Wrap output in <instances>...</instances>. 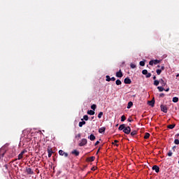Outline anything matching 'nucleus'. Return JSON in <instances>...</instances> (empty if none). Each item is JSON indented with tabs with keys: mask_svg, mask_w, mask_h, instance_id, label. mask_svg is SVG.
Wrapping results in <instances>:
<instances>
[{
	"mask_svg": "<svg viewBox=\"0 0 179 179\" xmlns=\"http://www.w3.org/2000/svg\"><path fill=\"white\" fill-rule=\"evenodd\" d=\"M99 143H100V141H97L95 143L94 145H95V146H97V145H99Z\"/></svg>",
	"mask_w": 179,
	"mask_h": 179,
	"instance_id": "46",
	"label": "nucleus"
},
{
	"mask_svg": "<svg viewBox=\"0 0 179 179\" xmlns=\"http://www.w3.org/2000/svg\"><path fill=\"white\" fill-rule=\"evenodd\" d=\"M161 111L163 113H167L168 109H167V106L166 105H161Z\"/></svg>",
	"mask_w": 179,
	"mask_h": 179,
	"instance_id": "7",
	"label": "nucleus"
},
{
	"mask_svg": "<svg viewBox=\"0 0 179 179\" xmlns=\"http://www.w3.org/2000/svg\"><path fill=\"white\" fill-rule=\"evenodd\" d=\"M157 68H160V65H158V66H157Z\"/></svg>",
	"mask_w": 179,
	"mask_h": 179,
	"instance_id": "58",
	"label": "nucleus"
},
{
	"mask_svg": "<svg viewBox=\"0 0 179 179\" xmlns=\"http://www.w3.org/2000/svg\"><path fill=\"white\" fill-rule=\"evenodd\" d=\"M159 92H163L164 90V87H157Z\"/></svg>",
	"mask_w": 179,
	"mask_h": 179,
	"instance_id": "31",
	"label": "nucleus"
},
{
	"mask_svg": "<svg viewBox=\"0 0 179 179\" xmlns=\"http://www.w3.org/2000/svg\"><path fill=\"white\" fill-rule=\"evenodd\" d=\"M126 125L125 124H120L118 129L119 131H124L125 129Z\"/></svg>",
	"mask_w": 179,
	"mask_h": 179,
	"instance_id": "14",
	"label": "nucleus"
},
{
	"mask_svg": "<svg viewBox=\"0 0 179 179\" xmlns=\"http://www.w3.org/2000/svg\"><path fill=\"white\" fill-rule=\"evenodd\" d=\"M99 152H100V148H99V150H98L96 153H99Z\"/></svg>",
	"mask_w": 179,
	"mask_h": 179,
	"instance_id": "56",
	"label": "nucleus"
},
{
	"mask_svg": "<svg viewBox=\"0 0 179 179\" xmlns=\"http://www.w3.org/2000/svg\"><path fill=\"white\" fill-rule=\"evenodd\" d=\"M47 152L48 153V157H51L54 152H52V148L50 146L48 147Z\"/></svg>",
	"mask_w": 179,
	"mask_h": 179,
	"instance_id": "6",
	"label": "nucleus"
},
{
	"mask_svg": "<svg viewBox=\"0 0 179 179\" xmlns=\"http://www.w3.org/2000/svg\"><path fill=\"white\" fill-rule=\"evenodd\" d=\"M165 94L164 93H161L159 94V97H164Z\"/></svg>",
	"mask_w": 179,
	"mask_h": 179,
	"instance_id": "44",
	"label": "nucleus"
},
{
	"mask_svg": "<svg viewBox=\"0 0 179 179\" xmlns=\"http://www.w3.org/2000/svg\"><path fill=\"white\" fill-rule=\"evenodd\" d=\"M152 170H155L156 173H159L160 171V168L157 165H154L152 166Z\"/></svg>",
	"mask_w": 179,
	"mask_h": 179,
	"instance_id": "10",
	"label": "nucleus"
},
{
	"mask_svg": "<svg viewBox=\"0 0 179 179\" xmlns=\"http://www.w3.org/2000/svg\"><path fill=\"white\" fill-rule=\"evenodd\" d=\"M176 148V146L173 147V149H174Z\"/></svg>",
	"mask_w": 179,
	"mask_h": 179,
	"instance_id": "60",
	"label": "nucleus"
},
{
	"mask_svg": "<svg viewBox=\"0 0 179 179\" xmlns=\"http://www.w3.org/2000/svg\"><path fill=\"white\" fill-rule=\"evenodd\" d=\"M103 117V112H100L98 115V118H101Z\"/></svg>",
	"mask_w": 179,
	"mask_h": 179,
	"instance_id": "36",
	"label": "nucleus"
},
{
	"mask_svg": "<svg viewBox=\"0 0 179 179\" xmlns=\"http://www.w3.org/2000/svg\"><path fill=\"white\" fill-rule=\"evenodd\" d=\"M172 101L173 103H178V97H177V96L173 97L172 99Z\"/></svg>",
	"mask_w": 179,
	"mask_h": 179,
	"instance_id": "25",
	"label": "nucleus"
},
{
	"mask_svg": "<svg viewBox=\"0 0 179 179\" xmlns=\"http://www.w3.org/2000/svg\"><path fill=\"white\" fill-rule=\"evenodd\" d=\"M130 67L131 68V69H135V68H136V65L131 63L130 64Z\"/></svg>",
	"mask_w": 179,
	"mask_h": 179,
	"instance_id": "33",
	"label": "nucleus"
},
{
	"mask_svg": "<svg viewBox=\"0 0 179 179\" xmlns=\"http://www.w3.org/2000/svg\"><path fill=\"white\" fill-rule=\"evenodd\" d=\"M86 124V122L83 121V122H80L78 124V126L80 127V128H82L83 127V125H85Z\"/></svg>",
	"mask_w": 179,
	"mask_h": 179,
	"instance_id": "19",
	"label": "nucleus"
},
{
	"mask_svg": "<svg viewBox=\"0 0 179 179\" xmlns=\"http://www.w3.org/2000/svg\"><path fill=\"white\" fill-rule=\"evenodd\" d=\"M16 160H18V159H15L11 161L10 163H13V162H16Z\"/></svg>",
	"mask_w": 179,
	"mask_h": 179,
	"instance_id": "50",
	"label": "nucleus"
},
{
	"mask_svg": "<svg viewBox=\"0 0 179 179\" xmlns=\"http://www.w3.org/2000/svg\"><path fill=\"white\" fill-rule=\"evenodd\" d=\"M176 137L179 138V134H176Z\"/></svg>",
	"mask_w": 179,
	"mask_h": 179,
	"instance_id": "52",
	"label": "nucleus"
},
{
	"mask_svg": "<svg viewBox=\"0 0 179 179\" xmlns=\"http://www.w3.org/2000/svg\"><path fill=\"white\" fill-rule=\"evenodd\" d=\"M142 73L143 75H145V78H150V76H152V73H148L146 69L143 70Z\"/></svg>",
	"mask_w": 179,
	"mask_h": 179,
	"instance_id": "5",
	"label": "nucleus"
},
{
	"mask_svg": "<svg viewBox=\"0 0 179 179\" xmlns=\"http://www.w3.org/2000/svg\"><path fill=\"white\" fill-rule=\"evenodd\" d=\"M89 138H90L91 141H95V140H96V136H94V134H91V135L89 136Z\"/></svg>",
	"mask_w": 179,
	"mask_h": 179,
	"instance_id": "23",
	"label": "nucleus"
},
{
	"mask_svg": "<svg viewBox=\"0 0 179 179\" xmlns=\"http://www.w3.org/2000/svg\"><path fill=\"white\" fill-rule=\"evenodd\" d=\"M125 120H127V117H125V115H122L121 117V122H124V121H125Z\"/></svg>",
	"mask_w": 179,
	"mask_h": 179,
	"instance_id": "30",
	"label": "nucleus"
},
{
	"mask_svg": "<svg viewBox=\"0 0 179 179\" xmlns=\"http://www.w3.org/2000/svg\"><path fill=\"white\" fill-rule=\"evenodd\" d=\"M110 80H112V82L115 81V77H112V78H110Z\"/></svg>",
	"mask_w": 179,
	"mask_h": 179,
	"instance_id": "45",
	"label": "nucleus"
},
{
	"mask_svg": "<svg viewBox=\"0 0 179 179\" xmlns=\"http://www.w3.org/2000/svg\"><path fill=\"white\" fill-rule=\"evenodd\" d=\"M134 106V103L132 101H129L127 104V108H131Z\"/></svg>",
	"mask_w": 179,
	"mask_h": 179,
	"instance_id": "26",
	"label": "nucleus"
},
{
	"mask_svg": "<svg viewBox=\"0 0 179 179\" xmlns=\"http://www.w3.org/2000/svg\"><path fill=\"white\" fill-rule=\"evenodd\" d=\"M117 78H122L124 75L122 74V71H121V69L116 73Z\"/></svg>",
	"mask_w": 179,
	"mask_h": 179,
	"instance_id": "11",
	"label": "nucleus"
},
{
	"mask_svg": "<svg viewBox=\"0 0 179 179\" xmlns=\"http://www.w3.org/2000/svg\"><path fill=\"white\" fill-rule=\"evenodd\" d=\"M123 132L127 135H129L131 134V127L129 126L124 127Z\"/></svg>",
	"mask_w": 179,
	"mask_h": 179,
	"instance_id": "4",
	"label": "nucleus"
},
{
	"mask_svg": "<svg viewBox=\"0 0 179 179\" xmlns=\"http://www.w3.org/2000/svg\"><path fill=\"white\" fill-rule=\"evenodd\" d=\"M106 82H110L111 80V78H110V76H106Z\"/></svg>",
	"mask_w": 179,
	"mask_h": 179,
	"instance_id": "34",
	"label": "nucleus"
},
{
	"mask_svg": "<svg viewBox=\"0 0 179 179\" xmlns=\"http://www.w3.org/2000/svg\"><path fill=\"white\" fill-rule=\"evenodd\" d=\"M96 107H97V106L96 104H93V105L91 106V108L94 111L96 110Z\"/></svg>",
	"mask_w": 179,
	"mask_h": 179,
	"instance_id": "29",
	"label": "nucleus"
},
{
	"mask_svg": "<svg viewBox=\"0 0 179 179\" xmlns=\"http://www.w3.org/2000/svg\"><path fill=\"white\" fill-rule=\"evenodd\" d=\"M76 138H80V134H78L76 136Z\"/></svg>",
	"mask_w": 179,
	"mask_h": 179,
	"instance_id": "48",
	"label": "nucleus"
},
{
	"mask_svg": "<svg viewBox=\"0 0 179 179\" xmlns=\"http://www.w3.org/2000/svg\"><path fill=\"white\" fill-rule=\"evenodd\" d=\"M175 127H176V124H169L167 127V128H169V129H173V128H175Z\"/></svg>",
	"mask_w": 179,
	"mask_h": 179,
	"instance_id": "20",
	"label": "nucleus"
},
{
	"mask_svg": "<svg viewBox=\"0 0 179 179\" xmlns=\"http://www.w3.org/2000/svg\"><path fill=\"white\" fill-rule=\"evenodd\" d=\"M4 167L6 170H8V164L4 165Z\"/></svg>",
	"mask_w": 179,
	"mask_h": 179,
	"instance_id": "49",
	"label": "nucleus"
},
{
	"mask_svg": "<svg viewBox=\"0 0 179 179\" xmlns=\"http://www.w3.org/2000/svg\"><path fill=\"white\" fill-rule=\"evenodd\" d=\"M167 155L169 157H171V156H173V152L171 151H169Z\"/></svg>",
	"mask_w": 179,
	"mask_h": 179,
	"instance_id": "37",
	"label": "nucleus"
},
{
	"mask_svg": "<svg viewBox=\"0 0 179 179\" xmlns=\"http://www.w3.org/2000/svg\"><path fill=\"white\" fill-rule=\"evenodd\" d=\"M159 83H160V80H155L154 81L155 86H159Z\"/></svg>",
	"mask_w": 179,
	"mask_h": 179,
	"instance_id": "24",
	"label": "nucleus"
},
{
	"mask_svg": "<svg viewBox=\"0 0 179 179\" xmlns=\"http://www.w3.org/2000/svg\"><path fill=\"white\" fill-rule=\"evenodd\" d=\"M94 159H96V157H90L87 158V162H94Z\"/></svg>",
	"mask_w": 179,
	"mask_h": 179,
	"instance_id": "17",
	"label": "nucleus"
},
{
	"mask_svg": "<svg viewBox=\"0 0 179 179\" xmlns=\"http://www.w3.org/2000/svg\"><path fill=\"white\" fill-rule=\"evenodd\" d=\"M152 79H153L154 80H156V76H154L153 78H152Z\"/></svg>",
	"mask_w": 179,
	"mask_h": 179,
	"instance_id": "51",
	"label": "nucleus"
},
{
	"mask_svg": "<svg viewBox=\"0 0 179 179\" xmlns=\"http://www.w3.org/2000/svg\"><path fill=\"white\" fill-rule=\"evenodd\" d=\"M26 152H27V150H24L22 151L20 154H21L23 156L26 153Z\"/></svg>",
	"mask_w": 179,
	"mask_h": 179,
	"instance_id": "41",
	"label": "nucleus"
},
{
	"mask_svg": "<svg viewBox=\"0 0 179 179\" xmlns=\"http://www.w3.org/2000/svg\"><path fill=\"white\" fill-rule=\"evenodd\" d=\"M59 155L60 156H64V157H68V156H69L68 153L64 152V150H59Z\"/></svg>",
	"mask_w": 179,
	"mask_h": 179,
	"instance_id": "8",
	"label": "nucleus"
},
{
	"mask_svg": "<svg viewBox=\"0 0 179 179\" xmlns=\"http://www.w3.org/2000/svg\"><path fill=\"white\" fill-rule=\"evenodd\" d=\"M26 171L27 174H34V171L31 170V168H27Z\"/></svg>",
	"mask_w": 179,
	"mask_h": 179,
	"instance_id": "12",
	"label": "nucleus"
},
{
	"mask_svg": "<svg viewBox=\"0 0 179 179\" xmlns=\"http://www.w3.org/2000/svg\"><path fill=\"white\" fill-rule=\"evenodd\" d=\"M156 72H157V75H160V73H162V70H160V69H157Z\"/></svg>",
	"mask_w": 179,
	"mask_h": 179,
	"instance_id": "39",
	"label": "nucleus"
},
{
	"mask_svg": "<svg viewBox=\"0 0 179 179\" xmlns=\"http://www.w3.org/2000/svg\"><path fill=\"white\" fill-rule=\"evenodd\" d=\"M72 155H75V156H79V151H78L77 150H74L71 152Z\"/></svg>",
	"mask_w": 179,
	"mask_h": 179,
	"instance_id": "18",
	"label": "nucleus"
},
{
	"mask_svg": "<svg viewBox=\"0 0 179 179\" xmlns=\"http://www.w3.org/2000/svg\"><path fill=\"white\" fill-rule=\"evenodd\" d=\"M135 135H138V131L136 130H134L133 131L131 132V136H135Z\"/></svg>",
	"mask_w": 179,
	"mask_h": 179,
	"instance_id": "21",
	"label": "nucleus"
},
{
	"mask_svg": "<svg viewBox=\"0 0 179 179\" xmlns=\"http://www.w3.org/2000/svg\"><path fill=\"white\" fill-rule=\"evenodd\" d=\"M8 153V157H9V159H11L12 157H15V150H10L8 152H7Z\"/></svg>",
	"mask_w": 179,
	"mask_h": 179,
	"instance_id": "2",
	"label": "nucleus"
},
{
	"mask_svg": "<svg viewBox=\"0 0 179 179\" xmlns=\"http://www.w3.org/2000/svg\"><path fill=\"white\" fill-rule=\"evenodd\" d=\"M83 120H85V121H87L89 120V116L87 115H85L83 116Z\"/></svg>",
	"mask_w": 179,
	"mask_h": 179,
	"instance_id": "32",
	"label": "nucleus"
},
{
	"mask_svg": "<svg viewBox=\"0 0 179 179\" xmlns=\"http://www.w3.org/2000/svg\"><path fill=\"white\" fill-rule=\"evenodd\" d=\"M22 159H23V155H22L21 154H19L17 159L20 160Z\"/></svg>",
	"mask_w": 179,
	"mask_h": 179,
	"instance_id": "38",
	"label": "nucleus"
},
{
	"mask_svg": "<svg viewBox=\"0 0 179 179\" xmlns=\"http://www.w3.org/2000/svg\"><path fill=\"white\" fill-rule=\"evenodd\" d=\"M148 104L151 106V107H155V99L148 101Z\"/></svg>",
	"mask_w": 179,
	"mask_h": 179,
	"instance_id": "13",
	"label": "nucleus"
},
{
	"mask_svg": "<svg viewBox=\"0 0 179 179\" xmlns=\"http://www.w3.org/2000/svg\"><path fill=\"white\" fill-rule=\"evenodd\" d=\"M93 118H94V117H92V120H93Z\"/></svg>",
	"mask_w": 179,
	"mask_h": 179,
	"instance_id": "59",
	"label": "nucleus"
},
{
	"mask_svg": "<svg viewBox=\"0 0 179 179\" xmlns=\"http://www.w3.org/2000/svg\"><path fill=\"white\" fill-rule=\"evenodd\" d=\"M169 90H170V88L165 90V92H169Z\"/></svg>",
	"mask_w": 179,
	"mask_h": 179,
	"instance_id": "54",
	"label": "nucleus"
},
{
	"mask_svg": "<svg viewBox=\"0 0 179 179\" xmlns=\"http://www.w3.org/2000/svg\"><path fill=\"white\" fill-rule=\"evenodd\" d=\"M165 68H164V66H161V71H164Z\"/></svg>",
	"mask_w": 179,
	"mask_h": 179,
	"instance_id": "47",
	"label": "nucleus"
},
{
	"mask_svg": "<svg viewBox=\"0 0 179 179\" xmlns=\"http://www.w3.org/2000/svg\"><path fill=\"white\" fill-rule=\"evenodd\" d=\"M115 146H117V148H118V146H119V145L118 144H115Z\"/></svg>",
	"mask_w": 179,
	"mask_h": 179,
	"instance_id": "57",
	"label": "nucleus"
},
{
	"mask_svg": "<svg viewBox=\"0 0 179 179\" xmlns=\"http://www.w3.org/2000/svg\"><path fill=\"white\" fill-rule=\"evenodd\" d=\"M161 61L159 59H154L150 60L149 62V65H151V66H153V65H157V64H160Z\"/></svg>",
	"mask_w": 179,
	"mask_h": 179,
	"instance_id": "1",
	"label": "nucleus"
},
{
	"mask_svg": "<svg viewBox=\"0 0 179 179\" xmlns=\"http://www.w3.org/2000/svg\"><path fill=\"white\" fill-rule=\"evenodd\" d=\"M174 143H175L176 145H179V140H178V139H175Z\"/></svg>",
	"mask_w": 179,
	"mask_h": 179,
	"instance_id": "40",
	"label": "nucleus"
},
{
	"mask_svg": "<svg viewBox=\"0 0 179 179\" xmlns=\"http://www.w3.org/2000/svg\"><path fill=\"white\" fill-rule=\"evenodd\" d=\"M139 65L141 66H145V62L144 61H141L140 63H139Z\"/></svg>",
	"mask_w": 179,
	"mask_h": 179,
	"instance_id": "35",
	"label": "nucleus"
},
{
	"mask_svg": "<svg viewBox=\"0 0 179 179\" xmlns=\"http://www.w3.org/2000/svg\"><path fill=\"white\" fill-rule=\"evenodd\" d=\"M116 85L117 86H120V85H122V83L121 82V80H117L116 82H115Z\"/></svg>",
	"mask_w": 179,
	"mask_h": 179,
	"instance_id": "28",
	"label": "nucleus"
},
{
	"mask_svg": "<svg viewBox=\"0 0 179 179\" xmlns=\"http://www.w3.org/2000/svg\"><path fill=\"white\" fill-rule=\"evenodd\" d=\"M87 145V139L83 138L78 144V146H85Z\"/></svg>",
	"mask_w": 179,
	"mask_h": 179,
	"instance_id": "3",
	"label": "nucleus"
},
{
	"mask_svg": "<svg viewBox=\"0 0 179 179\" xmlns=\"http://www.w3.org/2000/svg\"><path fill=\"white\" fill-rule=\"evenodd\" d=\"M127 121H129V122H132V120L128 119Z\"/></svg>",
	"mask_w": 179,
	"mask_h": 179,
	"instance_id": "53",
	"label": "nucleus"
},
{
	"mask_svg": "<svg viewBox=\"0 0 179 179\" xmlns=\"http://www.w3.org/2000/svg\"><path fill=\"white\" fill-rule=\"evenodd\" d=\"M87 114H89V115H94L95 113L94 110H90L87 111Z\"/></svg>",
	"mask_w": 179,
	"mask_h": 179,
	"instance_id": "22",
	"label": "nucleus"
},
{
	"mask_svg": "<svg viewBox=\"0 0 179 179\" xmlns=\"http://www.w3.org/2000/svg\"><path fill=\"white\" fill-rule=\"evenodd\" d=\"M0 155H1V157H3V156H5V152L2 153V150H0Z\"/></svg>",
	"mask_w": 179,
	"mask_h": 179,
	"instance_id": "42",
	"label": "nucleus"
},
{
	"mask_svg": "<svg viewBox=\"0 0 179 179\" xmlns=\"http://www.w3.org/2000/svg\"><path fill=\"white\" fill-rule=\"evenodd\" d=\"M159 83L163 86H166V85H167V83L166 82H164V80H163V78H161L159 80Z\"/></svg>",
	"mask_w": 179,
	"mask_h": 179,
	"instance_id": "16",
	"label": "nucleus"
},
{
	"mask_svg": "<svg viewBox=\"0 0 179 179\" xmlns=\"http://www.w3.org/2000/svg\"><path fill=\"white\" fill-rule=\"evenodd\" d=\"M150 136V134L145 133L144 136V139H149Z\"/></svg>",
	"mask_w": 179,
	"mask_h": 179,
	"instance_id": "27",
	"label": "nucleus"
},
{
	"mask_svg": "<svg viewBox=\"0 0 179 179\" xmlns=\"http://www.w3.org/2000/svg\"><path fill=\"white\" fill-rule=\"evenodd\" d=\"M115 143H118V141L117 140H115L114 143H112V145H115Z\"/></svg>",
	"mask_w": 179,
	"mask_h": 179,
	"instance_id": "43",
	"label": "nucleus"
},
{
	"mask_svg": "<svg viewBox=\"0 0 179 179\" xmlns=\"http://www.w3.org/2000/svg\"><path fill=\"white\" fill-rule=\"evenodd\" d=\"M124 83L125 85H131V83H132V80H131L130 78H124Z\"/></svg>",
	"mask_w": 179,
	"mask_h": 179,
	"instance_id": "9",
	"label": "nucleus"
},
{
	"mask_svg": "<svg viewBox=\"0 0 179 179\" xmlns=\"http://www.w3.org/2000/svg\"><path fill=\"white\" fill-rule=\"evenodd\" d=\"M92 171H94V170H96L95 169H94V167H93V168H92V169H91Z\"/></svg>",
	"mask_w": 179,
	"mask_h": 179,
	"instance_id": "55",
	"label": "nucleus"
},
{
	"mask_svg": "<svg viewBox=\"0 0 179 179\" xmlns=\"http://www.w3.org/2000/svg\"><path fill=\"white\" fill-rule=\"evenodd\" d=\"M99 134H103V132H106V127H103L99 129Z\"/></svg>",
	"mask_w": 179,
	"mask_h": 179,
	"instance_id": "15",
	"label": "nucleus"
}]
</instances>
